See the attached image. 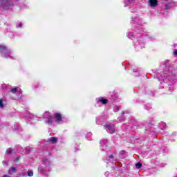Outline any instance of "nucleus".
I'll list each match as a JSON object with an SVG mask.
<instances>
[{
	"label": "nucleus",
	"instance_id": "473e14b6",
	"mask_svg": "<svg viewBox=\"0 0 177 177\" xmlns=\"http://www.w3.org/2000/svg\"><path fill=\"white\" fill-rule=\"evenodd\" d=\"M21 97H18L17 99H20Z\"/></svg>",
	"mask_w": 177,
	"mask_h": 177
},
{
	"label": "nucleus",
	"instance_id": "7ed1b4c3",
	"mask_svg": "<svg viewBox=\"0 0 177 177\" xmlns=\"http://www.w3.org/2000/svg\"><path fill=\"white\" fill-rule=\"evenodd\" d=\"M54 118L56 122L58 124H62L63 122V117L60 113H55L54 114Z\"/></svg>",
	"mask_w": 177,
	"mask_h": 177
},
{
	"label": "nucleus",
	"instance_id": "20e7f679",
	"mask_svg": "<svg viewBox=\"0 0 177 177\" xmlns=\"http://www.w3.org/2000/svg\"><path fill=\"white\" fill-rule=\"evenodd\" d=\"M106 129L107 132H109L111 134L114 133L115 132V127H114V124H106Z\"/></svg>",
	"mask_w": 177,
	"mask_h": 177
},
{
	"label": "nucleus",
	"instance_id": "393cba45",
	"mask_svg": "<svg viewBox=\"0 0 177 177\" xmlns=\"http://www.w3.org/2000/svg\"><path fill=\"white\" fill-rule=\"evenodd\" d=\"M29 118H34V115L30 113L29 115Z\"/></svg>",
	"mask_w": 177,
	"mask_h": 177
},
{
	"label": "nucleus",
	"instance_id": "a878e982",
	"mask_svg": "<svg viewBox=\"0 0 177 177\" xmlns=\"http://www.w3.org/2000/svg\"><path fill=\"white\" fill-rule=\"evenodd\" d=\"M88 136L89 137L92 136V133H88V135L86 136V138H88Z\"/></svg>",
	"mask_w": 177,
	"mask_h": 177
},
{
	"label": "nucleus",
	"instance_id": "1a4fd4ad",
	"mask_svg": "<svg viewBox=\"0 0 177 177\" xmlns=\"http://www.w3.org/2000/svg\"><path fill=\"white\" fill-rule=\"evenodd\" d=\"M57 138L56 137H51L48 140V143H50L51 145H55V143H57Z\"/></svg>",
	"mask_w": 177,
	"mask_h": 177
},
{
	"label": "nucleus",
	"instance_id": "aec40b11",
	"mask_svg": "<svg viewBox=\"0 0 177 177\" xmlns=\"http://www.w3.org/2000/svg\"><path fill=\"white\" fill-rule=\"evenodd\" d=\"M120 111V106H115L114 108L115 113H117V111Z\"/></svg>",
	"mask_w": 177,
	"mask_h": 177
},
{
	"label": "nucleus",
	"instance_id": "b1692460",
	"mask_svg": "<svg viewBox=\"0 0 177 177\" xmlns=\"http://www.w3.org/2000/svg\"><path fill=\"white\" fill-rule=\"evenodd\" d=\"M17 27H19V28H21V27H23V24L19 23V24L17 25Z\"/></svg>",
	"mask_w": 177,
	"mask_h": 177
},
{
	"label": "nucleus",
	"instance_id": "c756f323",
	"mask_svg": "<svg viewBox=\"0 0 177 177\" xmlns=\"http://www.w3.org/2000/svg\"><path fill=\"white\" fill-rule=\"evenodd\" d=\"M96 123L99 124V120H96Z\"/></svg>",
	"mask_w": 177,
	"mask_h": 177
},
{
	"label": "nucleus",
	"instance_id": "c85d7f7f",
	"mask_svg": "<svg viewBox=\"0 0 177 177\" xmlns=\"http://www.w3.org/2000/svg\"><path fill=\"white\" fill-rule=\"evenodd\" d=\"M3 177H10L9 175H4Z\"/></svg>",
	"mask_w": 177,
	"mask_h": 177
},
{
	"label": "nucleus",
	"instance_id": "423d86ee",
	"mask_svg": "<svg viewBox=\"0 0 177 177\" xmlns=\"http://www.w3.org/2000/svg\"><path fill=\"white\" fill-rule=\"evenodd\" d=\"M96 102L101 104H107L109 103V100L103 97H100L96 98Z\"/></svg>",
	"mask_w": 177,
	"mask_h": 177
},
{
	"label": "nucleus",
	"instance_id": "7c9ffc66",
	"mask_svg": "<svg viewBox=\"0 0 177 177\" xmlns=\"http://www.w3.org/2000/svg\"><path fill=\"white\" fill-rule=\"evenodd\" d=\"M16 161H19V158H17V159L16 160Z\"/></svg>",
	"mask_w": 177,
	"mask_h": 177
},
{
	"label": "nucleus",
	"instance_id": "39448f33",
	"mask_svg": "<svg viewBox=\"0 0 177 177\" xmlns=\"http://www.w3.org/2000/svg\"><path fill=\"white\" fill-rule=\"evenodd\" d=\"M100 147L102 151L107 150V140L102 139L100 140Z\"/></svg>",
	"mask_w": 177,
	"mask_h": 177
},
{
	"label": "nucleus",
	"instance_id": "f257e3e1",
	"mask_svg": "<svg viewBox=\"0 0 177 177\" xmlns=\"http://www.w3.org/2000/svg\"><path fill=\"white\" fill-rule=\"evenodd\" d=\"M0 53L3 57H10V59H13V53L5 45H0Z\"/></svg>",
	"mask_w": 177,
	"mask_h": 177
},
{
	"label": "nucleus",
	"instance_id": "dca6fc26",
	"mask_svg": "<svg viewBox=\"0 0 177 177\" xmlns=\"http://www.w3.org/2000/svg\"><path fill=\"white\" fill-rule=\"evenodd\" d=\"M34 176V171L32 170L28 171V176Z\"/></svg>",
	"mask_w": 177,
	"mask_h": 177
},
{
	"label": "nucleus",
	"instance_id": "ddd939ff",
	"mask_svg": "<svg viewBox=\"0 0 177 177\" xmlns=\"http://www.w3.org/2000/svg\"><path fill=\"white\" fill-rule=\"evenodd\" d=\"M169 91L167 92V94L169 95V93H172L174 92V86L170 85L168 87Z\"/></svg>",
	"mask_w": 177,
	"mask_h": 177
},
{
	"label": "nucleus",
	"instance_id": "4be33fe9",
	"mask_svg": "<svg viewBox=\"0 0 177 177\" xmlns=\"http://www.w3.org/2000/svg\"><path fill=\"white\" fill-rule=\"evenodd\" d=\"M3 165H4L5 167H8V161L6 160L3 161Z\"/></svg>",
	"mask_w": 177,
	"mask_h": 177
},
{
	"label": "nucleus",
	"instance_id": "9b49d317",
	"mask_svg": "<svg viewBox=\"0 0 177 177\" xmlns=\"http://www.w3.org/2000/svg\"><path fill=\"white\" fill-rule=\"evenodd\" d=\"M43 164H44L46 168H49V167L50 166V162H49V160L48 159H44L43 160Z\"/></svg>",
	"mask_w": 177,
	"mask_h": 177
},
{
	"label": "nucleus",
	"instance_id": "6ab92c4d",
	"mask_svg": "<svg viewBox=\"0 0 177 177\" xmlns=\"http://www.w3.org/2000/svg\"><path fill=\"white\" fill-rule=\"evenodd\" d=\"M136 168H137L138 169H139L141 168L142 164L138 162V163L136 164Z\"/></svg>",
	"mask_w": 177,
	"mask_h": 177
},
{
	"label": "nucleus",
	"instance_id": "2eb2a0df",
	"mask_svg": "<svg viewBox=\"0 0 177 177\" xmlns=\"http://www.w3.org/2000/svg\"><path fill=\"white\" fill-rule=\"evenodd\" d=\"M109 158V160L111 161V162H115V160H114V156L110 155Z\"/></svg>",
	"mask_w": 177,
	"mask_h": 177
},
{
	"label": "nucleus",
	"instance_id": "9d476101",
	"mask_svg": "<svg viewBox=\"0 0 177 177\" xmlns=\"http://www.w3.org/2000/svg\"><path fill=\"white\" fill-rule=\"evenodd\" d=\"M1 6L3 8V9H6L7 6H9V2H8V0H2L1 2Z\"/></svg>",
	"mask_w": 177,
	"mask_h": 177
},
{
	"label": "nucleus",
	"instance_id": "f8f14e48",
	"mask_svg": "<svg viewBox=\"0 0 177 177\" xmlns=\"http://www.w3.org/2000/svg\"><path fill=\"white\" fill-rule=\"evenodd\" d=\"M134 23H136V24H138V26H140L142 24V20L138 17H136L134 19Z\"/></svg>",
	"mask_w": 177,
	"mask_h": 177
},
{
	"label": "nucleus",
	"instance_id": "2f4dec72",
	"mask_svg": "<svg viewBox=\"0 0 177 177\" xmlns=\"http://www.w3.org/2000/svg\"><path fill=\"white\" fill-rule=\"evenodd\" d=\"M122 114L124 115V112H122Z\"/></svg>",
	"mask_w": 177,
	"mask_h": 177
},
{
	"label": "nucleus",
	"instance_id": "f3484780",
	"mask_svg": "<svg viewBox=\"0 0 177 177\" xmlns=\"http://www.w3.org/2000/svg\"><path fill=\"white\" fill-rule=\"evenodd\" d=\"M5 105H3V101L2 99L0 100V109H3Z\"/></svg>",
	"mask_w": 177,
	"mask_h": 177
},
{
	"label": "nucleus",
	"instance_id": "412c9836",
	"mask_svg": "<svg viewBox=\"0 0 177 177\" xmlns=\"http://www.w3.org/2000/svg\"><path fill=\"white\" fill-rule=\"evenodd\" d=\"M6 153L8 154H11L12 153V149L9 148L8 149H7Z\"/></svg>",
	"mask_w": 177,
	"mask_h": 177
},
{
	"label": "nucleus",
	"instance_id": "bb28decb",
	"mask_svg": "<svg viewBox=\"0 0 177 177\" xmlns=\"http://www.w3.org/2000/svg\"><path fill=\"white\" fill-rule=\"evenodd\" d=\"M120 154H125V151H122L121 152H120Z\"/></svg>",
	"mask_w": 177,
	"mask_h": 177
},
{
	"label": "nucleus",
	"instance_id": "cd10ccee",
	"mask_svg": "<svg viewBox=\"0 0 177 177\" xmlns=\"http://www.w3.org/2000/svg\"><path fill=\"white\" fill-rule=\"evenodd\" d=\"M174 55H176V56H177V50L174 52Z\"/></svg>",
	"mask_w": 177,
	"mask_h": 177
},
{
	"label": "nucleus",
	"instance_id": "f03ea898",
	"mask_svg": "<svg viewBox=\"0 0 177 177\" xmlns=\"http://www.w3.org/2000/svg\"><path fill=\"white\" fill-rule=\"evenodd\" d=\"M43 118L46 119L45 122L48 125H50V124L53 122V118L52 117V114L49 112H45L43 114Z\"/></svg>",
	"mask_w": 177,
	"mask_h": 177
},
{
	"label": "nucleus",
	"instance_id": "5701e85b",
	"mask_svg": "<svg viewBox=\"0 0 177 177\" xmlns=\"http://www.w3.org/2000/svg\"><path fill=\"white\" fill-rule=\"evenodd\" d=\"M171 80L174 81V80H176V76L174 75L173 76L171 77Z\"/></svg>",
	"mask_w": 177,
	"mask_h": 177
},
{
	"label": "nucleus",
	"instance_id": "72a5a7b5",
	"mask_svg": "<svg viewBox=\"0 0 177 177\" xmlns=\"http://www.w3.org/2000/svg\"><path fill=\"white\" fill-rule=\"evenodd\" d=\"M131 1V2H132V1H133V0H130Z\"/></svg>",
	"mask_w": 177,
	"mask_h": 177
},
{
	"label": "nucleus",
	"instance_id": "6e6552de",
	"mask_svg": "<svg viewBox=\"0 0 177 177\" xmlns=\"http://www.w3.org/2000/svg\"><path fill=\"white\" fill-rule=\"evenodd\" d=\"M16 171H17L16 167H11L8 169V175H13V174H16Z\"/></svg>",
	"mask_w": 177,
	"mask_h": 177
},
{
	"label": "nucleus",
	"instance_id": "4468645a",
	"mask_svg": "<svg viewBox=\"0 0 177 177\" xmlns=\"http://www.w3.org/2000/svg\"><path fill=\"white\" fill-rule=\"evenodd\" d=\"M11 92L12 93H20V91L16 88H12Z\"/></svg>",
	"mask_w": 177,
	"mask_h": 177
},
{
	"label": "nucleus",
	"instance_id": "0eeeda50",
	"mask_svg": "<svg viewBox=\"0 0 177 177\" xmlns=\"http://www.w3.org/2000/svg\"><path fill=\"white\" fill-rule=\"evenodd\" d=\"M148 5L150 8H156L158 5V1L157 0H149Z\"/></svg>",
	"mask_w": 177,
	"mask_h": 177
},
{
	"label": "nucleus",
	"instance_id": "a211bd4d",
	"mask_svg": "<svg viewBox=\"0 0 177 177\" xmlns=\"http://www.w3.org/2000/svg\"><path fill=\"white\" fill-rule=\"evenodd\" d=\"M127 37H128V38H133V33H132V32H128L127 33Z\"/></svg>",
	"mask_w": 177,
	"mask_h": 177
}]
</instances>
